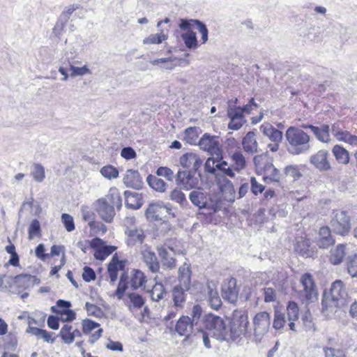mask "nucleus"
Masks as SVG:
<instances>
[{
  "mask_svg": "<svg viewBox=\"0 0 357 357\" xmlns=\"http://www.w3.org/2000/svg\"><path fill=\"white\" fill-rule=\"evenodd\" d=\"M284 137L287 151L291 155L306 154L312 149L311 137L301 127H289Z\"/></svg>",
  "mask_w": 357,
  "mask_h": 357,
  "instance_id": "1",
  "label": "nucleus"
},
{
  "mask_svg": "<svg viewBox=\"0 0 357 357\" xmlns=\"http://www.w3.org/2000/svg\"><path fill=\"white\" fill-rule=\"evenodd\" d=\"M348 293L345 284L341 280L335 281L331 287L330 293H324L321 301L322 312L329 316L336 312V310L347 304Z\"/></svg>",
  "mask_w": 357,
  "mask_h": 357,
  "instance_id": "2",
  "label": "nucleus"
},
{
  "mask_svg": "<svg viewBox=\"0 0 357 357\" xmlns=\"http://www.w3.org/2000/svg\"><path fill=\"white\" fill-rule=\"evenodd\" d=\"M96 211L106 222H112L115 215L114 206L120 208L122 199L116 188L110 189L105 197L98 199L94 204Z\"/></svg>",
  "mask_w": 357,
  "mask_h": 357,
  "instance_id": "3",
  "label": "nucleus"
},
{
  "mask_svg": "<svg viewBox=\"0 0 357 357\" xmlns=\"http://www.w3.org/2000/svg\"><path fill=\"white\" fill-rule=\"evenodd\" d=\"M203 326L219 341H229V332L223 318L213 314H204Z\"/></svg>",
  "mask_w": 357,
  "mask_h": 357,
  "instance_id": "4",
  "label": "nucleus"
},
{
  "mask_svg": "<svg viewBox=\"0 0 357 357\" xmlns=\"http://www.w3.org/2000/svg\"><path fill=\"white\" fill-rule=\"evenodd\" d=\"M249 324L247 312L241 310L234 311L229 333V340L236 341L247 334L250 335V331H248Z\"/></svg>",
  "mask_w": 357,
  "mask_h": 357,
  "instance_id": "5",
  "label": "nucleus"
},
{
  "mask_svg": "<svg viewBox=\"0 0 357 357\" xmlns=\"http://www.w3.org/2000/svg\"><path fill=\"white\" fill-rule=\"evenodd\" d=\"M167 214L174 217L171 204L161 201L150 203L145 211L146 219L151 222L162 220Z\"/></svg>",
  "mask_w": 357,
  "mask_h": 357,
  "instance_id": "6",
  "label": "nucleus"
},
{
  "mask_svg": "<svg viewBox=\"0 0 357 357\" xmlns=\"http://www.w3.org/2000/svg\"><path fill=\"white\" fill-rule=\"evenodd\" d=\"M303 289L298 292V297L303 303H310L317 299V292L315 284L310 273H305L300 280Z\"/></svg>",
  "mask_w": 357,
  "mask_h": 357,
  "instance_id": "7",
  "label": "nucleus"
},
{
  "mask_svg": "<svg viewBox=\"0 0 357 357\" xmlns=\"http://www.w3.org/2000/svg\"><path fill=\"white\" fill-rule=\"evenodd\" d=\"M252 322L254 340L259 343L269 330L271 316L267 312H260L255 314Z\"/></svg>",
  "mask_w": 357,
  "mask_h": 357,
  "instance_id": "8",
  "label": "nucleus"
},
{
  "mask_svg": "<svg viewBox=\"0 0 357 357\" xmlns=\"http://www.w3.org/2000/svg\"><path fill=\"white\" fill-rule=\"evenodd\" d=\"M330 225L333 232L342 236H347L351 231V219L344 211H337Z\"/></svg>",
  "mask_w": 357,
  "mask_h": 357,
  "instance_id": "9",
  "label": "nucleus"
},
{
  "mask_svg": "<svg viewBox=\"0 0 357 357\" xmlns=\"http://www.w3.org/2000/svg\"><path fill=\"white\" fill-rule=\"evenodd\" d=\"M330 153L326 149H321L310 157V163L320 172H327L332 169L328 158Z\"/></svg>",
  "mask_w": 357,
  "mask_h": 357,
  "instance_id": "10",
  "label": "nucleus"
},
{
  "mask_svg": "<svg viewBox=\"0 0 357 357\" xmlns=\"http://www.w3.org/2000/svg\"><path fill=\"white\" fill-rule=\"evenodd\" d=\"M194 171H178L176 176V182L178 185L183 186L186 190H190L196 188L199 183L200 174L198 176H195Z\"/></svg>",
  "mask_w": 357,
  "mask_h": 357,
  "instance_id": "11",
  "label": "nucleus"
},
{
  "mask_svg": "<svg viewBox=\"0 0 357 357\" xmlns=\"http://www.w3.org/2000/svg\"><path fill=\"white\" fill-rule=\"evenodd\" d=\"M239 289L237 281L234 278L225 280L222 285V296L230 303H235L238 297Z\"/></svg>",
  "mask_w": 357,
  "mask_h": 357,
  "instance_id": "12",
  "label": "nucleus"
},
{
  "mask_svg": "<svg viewBox=\"0 0 357 357\" xmlns=\"http://www.w3.org/2000/svg\"><path fill=\"white\" fill-rule=\"evenodd\" d=\"M198 145L201 149L209 152L210 154L220 156L221 149L219 147L217 137L205 133L199 140Z\"/></svg>",
  "mask_w": 357,
  "mask_h": 357,
  "instance_id": "13",
  "label": "nucleus"
},
{
  "mask_svg": "<svg viewBox=\"0 0 357 357\" xmlns=\"http://www.w3.org/2000/svg\"><path fill=\"white\" fill-rule=\"evenodd\" d=\"M195 26H196L197 30L202 35V43H206L208 40V30L204 23L199 20L181 19L178 24V26L181 30L191 29L192 27Z\"/></svg>",
  "mask_w": 357,
  "mask_h": 357,
  "instance_id": "14",
  "label": "nucleus"
},
{
  "mask_svg": "<svg viewBox=\"0 0 357 357\" xmlns=\"http://www.w3.org/2000/svg\"><path fill=\"white\" fill-rule=\"evenodd\" d=\"M301 128L311 130L317 139L322 143H329L331 141L330 127L327 124H323L320 127L311 124H302Z\"/></svg>",
  "mask_w": 357,
  "mask_h": 357,
  "instance_id": "15",
  "label": "nucleus"
},
{
  "mask_svg": "<svg viewBox=\"0 0 357 357\" xmlns=\"http://www.w3.org/2000/svg\"><path fill=\"white\" fill-rule=\"evenodd\" d=\"M203 161L194 153H187L180 158V164L184 168L197 172L202 165Z\"/></svg>",
  "mask_w": 357,
  "mask_h": 357,
  "instance_id": "16",
  "label": "nucleus"
},
{
  "mask_svg": "<svg viewBox=\"0 0 357 357\" xmlns=\"http://www.w3.org/2000/svg\"><path fill=\"white\" fill-rule=\"evenodd\" d=\"M157 251L163 266L172 269L176 266V259L174 257V250L163 245L157 246Z\"/></svg>",
  "mask_w": 357,
  "mask_h": 357,
  "instance_id": "17",
  "label": "nucleus"
},
{
  "mask_svg": "<svg viewBox=\"0 0 357 357\" xmlns=\"http://www.w3.org/2000/svg\"><path fill=\"white\" fill-rule=\"evenodd\" d=\"M123 181L126 187L135 190H139L143 186L142 178L137 170L128 169L123 176Z\"/></svg>",
  "mask_w": 357,
  "mask_h": 357,
  "instance_id": "18",
  "label": "nucleus"
},
{
  "mask_svg": "<svg viewBox=\"0 0 357 357\" xmlns=\"http://www.w3.org/2000/svg\"><path fill=\"white\" fill-rule=\"evenodd\" d=\"M78 8L79 6L77 4H73L68 6L66 10L61 13L53 30V33L56 36H60L61 31L63 29L71 15Z\"/></svg>",
  "mask_w": 357,
  "mask_h": 357,
  "instance_id": "19",
  "label": "nucleus"
},
{
  "mask_svg": "<svg viewBox=\"0 0 357 357\" xmlns=\"http://www.w3.org/2000/svg\"><path fill=\"white\" fill-rule=\"evenodd\" d=\"M125 234L126 236V243L130 247L137 244H142L145 238L144 231L141 228L126 229H125Z\"/></svg>",
  "mask_w": 357,
  "mask_h": 357,
  "instance_id": "20",
  "label": "nucleus"
},
{
  "mask_svg": "<svg viewBox=\"0 0 357 357\" xmlns=\"http://www.w3.org/2000/svg\"><path fill=\"white\" fill-rule=\"evenodd\" d=\"M142 259L149 270L156 273L160 270V263L155 253L150 249H144L142 251Z\"/></svg>",
  "mask_w": 357,
  "mask_h": 357,
  "instance_id": "21",
  "label": "nucleus"
},
{
  "mask_svg": "<svg viewBox=\"0 0 357 357\" xmlns=\"http://www.w3.org/2000/svg\"><path fill=\"white\" fill-rule=\"evenodd\" d=\"M195 326L188 316H181L177 321L175 326V331L180 336L188 337L192 333L193 327Z\"/></svg>",
  "mask_w": 357,
  "mask_h": 357,
  "instance_id": "22",
  "label": "nucleus"
},
{
  "mask_svg": "<svg viewBox=\"0 0 357 357\" xmlns=\"http://www.w3.org/2000/svg\"><path fill=\"white\" fill-rule=\"evenodd\" d=\"M190 288H186L183 285L176 284L172 289V300L174 306L183 308L186 301L187 292Z\"/></svg>",
  "mask_w": 357,
  "mask_h": 357,
  "instance_id": "23",
  "label": "nucleus"
},
{
  "mask_svg": "<svg viewBox=\"0 0 357 357\" xmlns=\"http://www.w3.org/2000/svg\"><path fill=\"white\" fill-rule=\"evenodd\" d=\"M189 199L193 205L199 208H212L208 202V195L200 190H194L189 195Z\"/></svg>",
  "mask_w": 357,
  "mask_h": 357,
  "instance_id": "24",
  "label": "nucleus"
},
{
  "mask_svg": "<svg viewBox=\"0 0 357 357\" xmlns=\"http://www.w3.org/2000/svg\"><path fill=\"white\" fill-rule=\"evenodd\" d=\"M147 282V277L143 271L139 269H133L131 271L130 275V286L132 290H137L142 288L144 291L146 290V283Z\"/></svg>",
  "mask_w": 357,
  "mask_h": 357,
  "instance_id": "25",
  "label": "nucleus"
},
{
  "mask_svg": "<svg viewBox=\"0 0 357 357\" xmlns=\"http://www.w3.org/2000/svg\"><path fill=\"white\" fill-rule=\"evenodd\" d=\"M260 131L272 142H281L282 141V132L273 127L271 123H263L260 126Z\"/></svg>",
  "mask_w": 357,
  "mask_h": 357,
  "instance_id": "26",
  "label": "nucleus"
},
{
  "mask_svg": "<svg viewBox=\"0 0 357 357\" xmlns=\"http://www.w3.org/2000/svg\"><path fill=\"white\" fill-rule=\"evenodd\" d=\"M126 206L131 209H139L143 205L142 195L136 192H124Z\"/></svg>",
  "mask_w": 357,
  "mask_h": 357,
  "instance_id": "27",
  "label": "nucleus"
},
{
  "mask_svg": "<svg viewBox=\"0 0 357 357\" xmlns=\"http://www.w3.org/2000/svg\"><path fill=\"white\" fill-rule=\"evenodd\" d=\"M295 250L304 257H312L315 253L314 249L310 247V241L303 237L297 238Z\"/></svg>",
  "mask_w": 357,
  "mask_h": 357,
  "instance_id": "28",
  "label": "nucleus"
},
{
  "mask_svg": "<svg viewBox=\"0 0 357 357\" xmlns=\"http://www.w3.org/2000/svg\"><path fill=\"white\" fill-rule=\"evenodd\" d=\"M331 230L328 227H322L319 229L317 245L321 248H328L333 245L335 240L331 236Z\"/></svg>",
  "mask_w": 357,
  "mask_h": 357,
  "instance_id": "29",
  "label": "nucleus"
},
{
  "mask_svg": "<svg viewBox=\"0 0 357 357\" xmlns=\"http://www.w3.org/2000/svg\"><path fill=\"white\" fill-rule=\"evenodd\" d=\"M144 291L149 294L151 301L154 302L161 301L167 295V291L161 282H155L151 289L147 287Z\"/></svg>",
  "mask_w": 357,
  "mask_h": 357,
  "instance_id": "30",
  "label": "nucleus"
},
{
  "mask_svg": "<svg viewBox=\"0 0 357 357\" xmlns=\"http://www.w3.org/2000/svg\"><path fill=\"white\" fill-rule=\"evenodd\" d=\"M207 295L208 301L211 308L218 310L221 306L222 301L215 289V285L212 282L207 283Z\"/></svg>",
  "mask_w": 357,
  "mask_h": 357,
  "instance_id": "31",
  "label": "nucleus"
},
{
  "mask_svg": "<svg viewBox=\"0 0 357 357\" xmlns=\"http://www.w3.org/2000/svg\"><path fill=\"white\" fill-rule=\"evenodd\" d=\"M242 145L245 152L253 154L257 152L258 143L255 137V132H248L243 137Z\"/></svg>",
  "mask_w": 357,
  "mask_h": 357,
  "instance_id": "32",
  "label": "nucleus"
},
{
  "mask_svg": "<svg viewBox=\"0 0 357 357\" xmlns=\"http://www.w3.org/2000/svg\"><path fill=\"white\" fill-rule=\"evenodd\" d=\"M191 274L190 265L185 263L178 268V281L180 285L190 288L191 284Z\"/></svg>",
  "mask_w": 357,
  "mask_h": 357,
  "instance_id": "33",
  "label": "nucleus"
},
{
  "mask_svg": "<svg viewBox=\"0 0 357 357\" xmlns=\"http://www.w3.org/2000/svg\"><path fill=\"white\" fill-rule=\"evenodd\" d=\"M332 153L339 164L347 165L349 162V152L343 146L335 145L332 149Z\"/></svg>",
  "mask_w": 357,
  "mask_h": 357,
  "instance_id": "34",
  "label": "nucleus"
},
{
  "mask_svg": "<svg viewBox=\"0 0 357 357\" xmlns=\"http://www.w3.org/2000/svg\"><path fill=\"white\" fill-rule=\"evenodd\" d=\"M264 180L267 182H279L281 178V174L277 168L272 164H268L265 168Z\"/></svg>",
  "mask_w": 357,
  "mask_h": 357,
  "instance_id": "35",
  "label": "nucleus"
},
{
  "mask_svg": "<svg viewBox=\"0 0 357 357\" xmlns=\"http://www.w3.org/2000/svg\"><path fill=\"white\" fill-rule=\"evenodd\" d=\"M148 185L154 190L164 192L167 189V183L161 178L149 174L146 178Z\"/></svg>",
  "mask_w": 357,
  "mask_h": 357,
  "instance_id": "36",
  "label": "nucleus"
},
{
  "mask_svg": "<svg viewBox=\"0 0 357 357\" xmlns=\"http://www.w3.org/2000/svg\"><path fill=\"white\" fill-rule=\"evenodd\" d=\"M345 255V245L339 244L335 249L331 250L330 261L334 265L340 264Z\"/></svg>",
  "mask_w": 357,
  "mask_h": 357,
  "instance_id": "37",
  "label": "nucleus"
},
{
  "mask_svg": "<svg viewBox=\"0 0 357 357\" xmlns=\"http://www.w3.org/2000/svg\"><path fill=\"white\" fill-rule=\"evenodd\" d=\"M186 32L181 34V37L186 47L189 50L196 49L198 47V41L196 33L191 29L185 30Z\"/></svg>",
  "mask_w": 357,
  "mask_h": 357,
  "instance_id": "38",
  "label": "nucleus"
},
{
  "mask_svg": "<svg viewBox=\"0 0 357 357\" xmlns=\"http://www.w3.org/2000/svg\"><path fill=\"white\" fill-rule=\"evenodd\" d=\"M32 276L27 274H22L15 277V289L20 291L26 289L31 282Z\"/></svg>",
  "mask_w": 357,
  "mask_h": 357,
  "instance_id": "39",
  "label": "nucleus"
},
{
  "mask_svg": "<svg viewBox=\"0 0 357 357\" xmlns=\"http://www.w3.org/2000/svg\"><path fill=\"white\" fill-rule=\"evenodd\" d=\"M200 128L198 127H190L185 130L184 139L190 144H197Z\"/></svg>",
  "mask_w": 357,
  "mask_h": 357,
  "instance_id": "40",
  "label": "nucleus"
},
{
  "mask_svg": "<svg viewBox=\"0 0 357 357\" xmlns=\"http://www.w3.org/2000/svg\"><path fill=\"white\" fill-rule=\"evenodd\" d=\"M123 265L122 263L117 259H115L114 257L112 261L109 264L107 268L111 282H114L116 280L118 276V270L119 268H123Z\"/></svg>",
  "mask_w": 357,
  "mask_h": 357,
  "instance_id": "41",
  "label": "nucleus"
},
{
  "mask_svg": "<svg viewBox=\"0 0 357 357\" xmlns=\"http://www.w3.org/2000/svg\"><path fill=\"white\" fill-rule=\"evenodd\" d=\"M51 310L53 312L59 314L61 315V319L63 322L72 321L75 319V312L70 309L56 310V306H52Z\"/></svg>",
  "mask_w": 357,
  "mask_h": 357,
  "instance_id": "42",
  "label": "nucleus"
},
{
  "mask_svg": "<svg viewBox=\"0 0 357 357\" xmlns=\"http://www.w3.org/2000/svg\"><path fill=\"white\" fill-rule=\"evenodd\" d=\"M127 296L130 301L131 306L134 308L139 309L143 307L145 303L144 298L137 292H129Z\"/></svg>",
  "mask_w": 357,
  "mask_h": 357,
  "instance_id": "43",
  "label": "nucleus"
},
{
  "mask_svg": "<svg viewBox=\"0 0 357 357\" xmlns=\"http://www.w3.org/2000/svg\"><path fill=\"white\" fill-rule=\"evenodd\" d=\"M231 158L234 163V169L239 172L245 167V159L243 153L238 151L231 155Z\"/></svg>",
  "mask_w": 357,
  "mask_h": 357,
  "instance_id": "44",
  "label": "nucleus"
},
{
  "mask_svg": "<svg viewBox=\"0 0 357 357\" xmlns=\"http://www.w3.org/2000/svg\"><path fill=\"white\" fill-rule=\"evenodd\" d=\"M190 315L191 321L195 326H199L200 322L203 323L204 315H203V311L199 305H195L192 307Z\"/></svg>",
  "mask_w": 357,
  "mask_h": 357,
  "instance_id": "45",
  "label": "nucleus"
},
{
  "mask_svg": "<svg viewBox=\"0 0 357 357\" xmlns=\"http://www.w3.org/2000/svg\"><path fill=\"white\" fill-rule=\"evenodd\" d=\"M73 326L71 325L65 324L59 332V336L63 342L66 344H70L73 342Z\"/></svg>",
  "mask_w": 357,
  "mask_h": 357,
  "instance_id": "46",
  "label": "nucleus"
},
{
  "mask_svg": "<svg viewBox=\"0 0 357 357\" xmlns=\"http://www.w3.org/2000/svg\"><path fill=\"white\" fill-rule=\"evenodd\" d=\"M68 65L69 66L70 70L71 71L70 76L73 77L91 74V71L86 65L82 67H77L74 66V64L72 63L69 60H68Z\"/></svg>",
  "mask_w": 357,
  "mask_h": 357,
  "instance_id": "47",
  "label": "nucleus"
},
{
  "mask_svg": "<svg viewBox=\"0 0 357 357\" xmlns=\"http://www.w3.org/2000/svg\"><path fill=\"white\" fill-rule=\"evenodd\" d=\"M167 39V36L164 33L151 34L143 40L144 45L160 44Z\"/></svg>",
  "mask_w": 357,
  "mask_h": 357,
  "instance_id": "48",
  "label": "nucleus"
},
{
  "mask_svg": "<svg viewBox=\"0 0 357 357\" xmlns=\"http://www.w3.org/2000/svg\"><path fill=\"white\" fill-rule=\"evenodd\" d=\"M31 175L34 181L41 183L45 177V168L40 164L36 163L33 165Z\"/></svg>",
  "mask_w": 357,
  "mask_h": 357,
  "instance_id": "49",
  "label": "nucleus"
},
{
  "mask_svg": "<svg viewBox=\"0 0 357 357\" xmlns=\"http://www.w3.org/2000/svg\"><path fill=\"white\" fill-rule=\"evenodd\" d=\"M347 268L351 277H357V253L347 257Z\"/></svg>",
  "mask_w": 357,
  "mask_h": 357,
  "instance_id": "50",
  "label": "nucleus"
},
{
  "mask_svg": "<svg viewBox=\"0 0 357 357\" xmlns=\"http://www.w3.org/2000/svg\"><path fill=\"white\" fill-rule=\"evenodd\" d=\"M100 174L104 178L112 180L119 176V170L112 165H106L101 168Z\"/></svg>",
  "mask_w": 357,
  "mask_h": 357,
  "instance_id": "51",
  "label": "nucleus"
},
{
  "mask_svg": "<svg viewBox=\"0 0 357 357\" xmlns=\"http://www.w3.org/2000/svg\"><path fill=\"white\" fill-rule=\"evenodd\" d=\"M227 116L239 120H245L241 107H233L231 101L228 102Z\"/></svg>",
  "mask_w": 357,
  "mask_h": 357,
  "instance_id": "52",
  "label": "nucleus"
},
{
  "mask_svg": "<svg viewBox=\"0 0 357 357\" xmlns=\"http://www.w3.org/2000/svg\"><path fill=\"white\" fill-rule=\"evenodd\" d=\"M170 199L178 203L181 206L188 204L185 194L178 188L174 189L169 195Z\"/></svg>",
  "mask_w": 357,
  "mask_h": 357,
  "instance_id": "53",
  "label": "nucleus"
},
{
  "mask_svg": "<svg viewBox=\"0 0 357 357\" xmlns=\"http://www.w3.org/2000/svg\"><path fill=\"white\" fill-rule=\"evenodd\" d=\"M287 312L289 321H296L298 319V307L296 302L289 301L287 307Z\"/></svg>",
  "mask_w": 357,
  "mask_h": 357,
  "instance_id": "54",
  "label": "nucleus"
},
{
  "mask_svg": "<svg viewBox=\"0 0 357 357\" xmlns=\"http://www.w3.org/2000/svg\"><path fill=\"white\" fill-rule=\"evenodd\" d=\"M115 250V248L110 245H105L98 249L94 254V257L96 259L104 260L109 255H111Z\"/></svg>",
  "mask_w": 357,
  "mask_h": 357,
  "instance_id": "55",
  "label": "nucleus"
},
{
  "mask_svg": "<svg viewBox=\"0 0 357 357\" xmlns=\"http://www.w3.org/2000/svg\"><path fill=\"white\" fill-rule=\"evenodd\" d=\"M284 174L296 181L302 176V174L296 165H288L284 169Z\"/></svg>",
  "mask_w": 357,
  "mask_h": 357,
  "instance_id": "56",
  "label": "nucleus"
},
{
  "mask_svg": "<svg viewBox=\"0 0 357 357\" xmlns=\"http://www.w3.org/2000/svg\"><path fill=\"white\" fill-rule=\"evenodd\" d=\"M325 357H347L345 352L339 349L332 347H324L323 348Z\"/></svg>",
  "mask_w": 357,
  "mask_h": 357,
  "instance_id": "57",
  "label": "nucleus"
},
{
  "mask_svg": "<svg viewBox=\"0 0 357 357\" xmlns=\"http://www.w3.org/2000/svg\"><path fill=\"white\" fill-rule=\"evenodd\" d=\"M286 322L284 314L276 310L274 314L273 326L275 329L279 330L283 328Z\"/></svg>",
  "mask_w": 357,
  "mask_h": 357,
  "instance_id": "58",
  "label": "nucleus"
},
{
  "mask_svg": "<svg viewBox=\"0 0 357 357\" xmlns=\"http://www.w3.org/2000/svg\"><path fill=\"white\" fill-rule=\"evenodd\" d=\"M250 190L252 194L255 195H258L259 194H261L263 192V191L265 189L264 185L259 183L255 177L252 176L250 180Z\"/></svg>",
  "mask_w": 357,
  "mask_h": 357,
  "instance_id": "59",
  "label": "nucleus"
},
{
  "mask_svg": "<svg viewBox=\"0 0 357 357\" xmlns=\"http://www.w3.org/2000/svg\"><path fill=\"white\" fill-rule=\"evenodd\" d=\"M205 172L211 174H215L218 171L217 157L208 158L204 164Z\"/></svg>",
  "mask_w": 357,
  "mask_h": 357,
  "instance_id": "60",
  "label": "nucleus"
},
{
  "mask_svg": "<svg viewBox=\"0 0 357 357\" xmlns=\"http://www.w3.org/2000/svg\"><path fill=\"white\" fill-rule=\"evenodd\" d=\"M40 225L37 219H34L31 221L29 227V239L33 238L34 236L40 234Z\"/></svg>",
  "mask_w": 357,
  "mask_h": 357,
  "instance_id": "61",
  "label": "nucleus"
},
{
  "mask_svg": "<svg viewBox=\"0 0 357 357\" xmlns=\"http://www.w3.org/2000/svg\"><path fill=\"white\" fill-rule=\"evenodd\" d=\"M61 220L68 231H72L75 229L74 220L71 215L67 213H63L61 215Z\"/></svg>",
  "mask_w": 357,
  "mask_h": 357,
  "instance_id": "62",
  "label": "nucleus"
},
{
  "mask_svg": "<svg viewBox=\"0 0 357 357\" xmlns=\"http://www.w3.org/2000/svg\"><path fill=\"white\" fill-rule=\"evenodd\" d=\"M85 309L89 315L99 317L102 314V311L99 307L88 302L85 304Z\"/></svg>",
  "mask_w": 357,
  "mask_h": 357,
  "instance_id": "63",
  "label": "nucleus"
},
{
  "mask_svg": "<svg viewBox=\"0 0 357 357\" xmlns=\"http://www.w3.org/2000/svg\"><path fill=\"white\" fill-rule=\"evenodd\" d=\"M156 174L158 176H163L169 181H172L173 178V171L167 167H160L156 170Z\"/></svg>",
  "mask_w": 357,
  "mask_h": 357,
  "instance_id": "64",
  "label": "nucleus"
}]
</instances>
